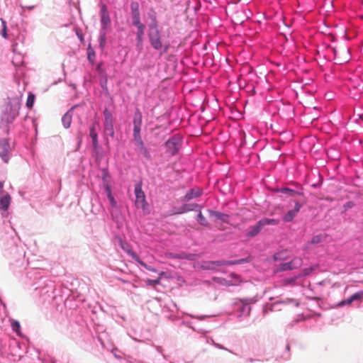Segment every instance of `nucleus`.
<instances>
[{"instance_id":"37","label":"nucleus","mask_w":363,"mask_h":363,"mask_svg":"<svg viewBox=\"0 0 363 363\" xmlns=\"http://www.w3.org/2000/svg\"><path fill=\"white\" fill-rule=\"evenodd\" d=\"M215 346L219 349H222V350H226L223 345H220V344H215Z\"/></svg>"},{"instance_id":"4","label":"nucleus","mask_w":363,"mask_h":363,"mask_svg":"<svg viewBox=\"0 0 363 363\" xmlns=\"http://www.w3.org/2000/svg\"><path fill=\"white\" fill-rule=\"evenodd\" d=\"M250 261V258L240 259L233 261H206L202 263L201 267L204 269H216L218 267L223 265H234L240 264Z\"/></svg>"},{"instance_id":"21","label":"nucleus","mask_w":363,"mask_h":363,"mask_svg":"<svg viewBox=\"0 0 363 363\" xmlns=\"http://www.w3.org/2000/svg\"><path fill=\"white\" fill-rule=\"evenodd\" d=\"M144 31H145V30H139L137 31V37H136L137 46L138 48H140V49L143 47Z\"/></svg>"},{"instance_id":"30","label":"nucleus","mask_w":363,"mask_h":363,"mask_svg":"<svg viewBox=\"0 0 363 363\" xmlns=\"http://www.w3.org/2000/svg\"><path fill=\"white\" fill-rule=\"evenodd\" d=\"M1 24H2V30H1V35L4 38H7V26H6V22L1 18Z\"/></svg>"},{"instance_id":"32","label":"nucleus","mask_w":363,"mask_h":363,"mask_svg":"<svg viewBox=\"0 0 363 363\" xmlns=\"http://www.w3.org/2000/svg\"><path fill=\"white\" fill-rule=\"evenodd\" d=\"M354 301L353 298H352V296H351L350 297H349L348 298L345 299V300H343L341 302L339 303L338 306H343L345 305H350L351 304L352 302Z\"/></svg>"},{"instance_id":"29","label":"nucleus","mask_w":363,"mask_h":363,"mask_svg":"<svg viewBox=\"0 0 363 363\" xmlns=\"http://www.w3.org/2000/svg\"><path fill=\"white\" fill-rule=\"evenodd\" d=\"M281 191L282 193L287 194L290 196H296L297 194H298L297 191L288 188L282 189Z\"/></svg>"},{"instance_id":"31","label":"nucleus","mask_w":363,"mask_h":363,"mask_svg":"<svg viewBox=\"0 0 363 363\" xmlns=\"http://www.w3.org/2000/svg\"><path fill=\"white\" fill-rule=\"evenodd\" d=\"M231 276H232L233 277H235V278L236 279V281H226V284H227L228 286L236 285V284H238V283H240V278H239V277H238V276H237V275H235V274H231Z\"/></svg>"},{"instance_id":"39","label":"nucleus","mask_w":363,"mask_h":363,"mask_svg":"<svg viewBox=\"0 0 363 363\" xmlns=\"http://www.w3.org/2000/svg\"><path fill=\"white\" fill-rule=\"evenodd\" d=\"M88 58H89V60H91V58H92V56H91V55L89 54V56H88Z\"/></svg>"},{"instance_id":"6","label":"nucleus","mask_w":363,"mask_h":363,"mask_svg":"<svg viewBox=\"0 0 363 363\" xmlns=\"http://www.w3.org/2000/svg\"><path fill=\"white\" fill-rule=\"evenodd\" d=\"M104 131L106 135L111 137L114 136L113 119L112 114L108 111H104Z\"/></svg>"},{"instance_id":"38","label":"nucleus","mask_w":363,"mask_h":363,"mask_svg":"<svg viewBox=\"0 0 363 363\" xmlns=\"http://www.w3.org/2000/svg\"><path fill=\"white\" fill-rule=\"evenodd\" d=\"M286 350H289V351L290 350V346L289 345H286Z\"/></svg>"},{"instance_id":"18","label":"nucleus","mask_w":363,"mask_h":363,"mask_svg":"<svg viewBox=\"0 0 363 363\" xmlns=\"http://www.w3.org/2000/svg\"><path fill=\"white\" fill-rule=\"evenodd\" d=\"M279 224V220L276 219L271 218H263L260 220L256 227H262L264 225H277Z\"/></svg>"},{"instance_id":"5","label":"nucleus","mask_w":363,"mask_h":363,"mask_svg":"<svg viewBox=\"0 0 363 363\" xmlns=\"http://www.w3.org/2000/svg\"><path fill=\"white\" fill-rule=\"evenodd\" d=\"M4 182H0V209L6 211L11 201L10 194L4 190Z\"/></svg>"},{"instance_id":"26","label":"nucleus","mask_w":363,"mask_h":363,"mask_svg":"<svg viewBox=\"0 0 363 363\" xmlns=\"http://www.w3.org/2000/svg\"><path fill=\"white\" fill-rule=\"evenodd\" d=\"M325 239V234H319L314 235L311 240V242L313 244H318L324 241Z\"/></svg>"},{"instance_id":"10","label":"nucleus","mask_w":363,"mask_h":363,"mask_svg":"<svg viewBox=\"0 0 363 363\" xmlns=\"http://www.w3.org/2000/svg\"><path fill=\"white\" fill-rule=\"evenodd\" d=\"M100 17L102 28L105 30L111 24V18L107 6L105 4H102L101 6Z\"/></svg>"},{"instance_id":"3","label":"nucleus","mask_w":363,"mask_h":363,"mask_svg":"<svg viewBox=\"0 0 363 363\" xmlns=\"http://www.w3.org/2000/svg\"><path fill=\"white\" fill-rule=\"evenodd\" d=\"M143 116L142 113L139 109H136L133 116V140L135 144L140 147H143L144 143L143 142L140 130L142 126Z\"/></svg>"},{"instance_id":"33","label":"nucleus","mask_w":363,"mask_h":363,"mask_svg":"<svg viewBox=\"0 0 363 363\" xmlns=\"http://www.w3.org/2000/svg\"><path fill=\"white\" fill-rule=\"evenodd\" d=\"M354 301L361 300L363 298V291L357 292L352 295Z\"/></svg>"},{"instance_id":"7","label":"nucleus","mask_w":363,"mask_h":363,"mask_svg":"<svg viewBox=\"0 0 363 363\" xmlns=\"http://www.w3.org/2000/svg\"><path fill=\"white\" fill-rule=\"evenodd\" d=\"M209 217L217 225L229 223V216L218 211L208 210Z\"/></svg>"},{"instance_id":"19","label":"nucleus","mask_w":363,"mask_h":363,"mask_svg":"<svg viewBox=\"0 0 363 363\" xmlns=\"http://www.w3.org/2000/svg\"><path fill=\"white\" fill-rule=\"evenodd\" d=\"M118 242L121 248L124 251H125L129 255H130L131 257L133 259V255L136 254L131 250L130 245L125 241L122 240V239L121 238H118Z\"/></svg>"},{"instance_id":"13","label":"nucleus","mask_w":363,"mask_h":363,"mask_svg":"<svg viewBox=\"0 0 363 363\" xmlns=\"http://www.w3.org/2000/svg\"><path fill=\"white\" fill-rule=\"evenodd\" d=\"M166 257L169 258H177V259H186L189 260L195 259L196 255L194 254H186L184 252L180 254H175L172 252H167Z\"/></svg>"},{"instance_id":"40","label":"nucleus","mask_w":363,"mask_h":363,"mask_svg":"<svg viewBox=\"0 0 363 363\" xmlns=\"http://www.w3.org/2000/svg\"><path fill=\"white\" fill-rule=\"evenodd\" d=\"M88 58H89V60H91V58H92V56H91V55L89 54V56H88Z\"/></svg>"},{"instance_id":"16","label":"nucleus","mask_w":363,"mask_h":363,"mask_svg":"<svg viewBox=\"0 0 363 363\" xmlns=\"http://www.w3.org/2000/svg\"><path fill=\"white\" fill-rule=\"evenodd\" d=\"M202 194V190L199 188H193L190 189L185 195V200H191L194 198L199 197Z\"/></svg>"},{"instance_id":"24","label":"nucleus","mask_w":363,"mask_h":363,"mask_svg":"<svg viewBox=\"0 0 363 363\" xmlns=\"http://www.w3.org/2000/svg\"><path fill=\"white\" fill-rule=\"evenodd\" d=\"M62 122L65 128H68L72 123V116L69 113H66L62 118Z\"/></svg>"},{"instance_id":"41","label":"nucleus","mask_w":363,"mask_h":363,"mask_svg":"<svg viewBox=\"0 0 363 363\" xmlns=\"http://www.w3.org/2000/svg\"><path fill=\"white\" fill-rule=\"evenodd\" d=\"M347 207H350L351 206L350 203H347Z\"/></svg>"},{"instance_id":"35","label":"nucleus","mask_w":363,"mask_h":363,"mask_svg":"<svg viewBox=\"0 0 363 363\" xmlns=\"http://www.w3.org/2000/svg\"><path fill=\"white\" fill-rule=\"evenodd\" d=\"M198 216H199V218L200 220V224L201 225H205V223L203 222L204 218L203 217L202 214L200 213Z\"/></svg>"},{"instance_id":"9","label":"nucleus","mask_w":363,"mask_h":363,"mask_svg":"<svg viewBox=\"0 0 363 363\" xmlns=\"http://www.w3.org/2000/svg\"><path fill=\"white\" fill-rule=\"evenodd\" d=\"M10 152L11 147L9 141L6 139L0 140V157L6 163L9 160Z\"/></svg>"},{"instance_id":"25","label":"nucleus","mask_w":363,"mask_h":363,"mask_svg":"<svg viewBox=\"0 0 363 363\" xmlns=\"http://www.w3.org/2000/svg\"><path fill=\"white\" fill-rule=\"evenodd\" d=\"M163 274H164V272H161L160 274V277L157 279H146L145 280L146 284L147 286H155L157 284H160V281H161V276L163 275Z\"/></svg>"},{"instance_id":"36","label":"nucleus","mask_w":363,"mask_h":363,"mask_svg":"<svg viewBox=\"0 0 363 363\" xmlns=\"http://www.w3.org/2000/svg\"><path fill=\"white\" fill-rule=\"evenodd\" d=\"M274 257L275 260L280 259L281 258V254L280 253H277V254L274 255Z\"/></svg>"},{"instance_id":"1","label":"nucleus","mask_w":363,"mask_h":363,"mask_svg":"<svg viewBox=\"0 0 363 363\" xmlns=\"http://www.w3.org/2000/svg\"><path fill=\"white\" fill-rule=\"evenodd\" d=\"M148 38L150 45L155 50H159L163 48L164 52H167V50H169V43H167L164 45L162 44V37L158 28V25L156 18H155L153 22L149 26Z\"/></svg>"},{"instance_id":"22","label":"nucleus","mask_w":363,"mask_h":363,"mask_svg":"<svg viewBox=\"0 0 363 363\" xmlns=\"http://www.w3.org/2000/svg\"><path fill=\"white\" fill-rule=\"evenodd\" d=\"M132 23L137 28L138 30H145V26L143 23H141L140 17L133 18Z\"/></svg>"},{"instance_id":"12","label":"nucleus","mask_w":363,"mask_h":363,"mask_svg":"<svg viewBox=\"0 0 363 363\" xmlns=\"http://www.w3.org/2000/svg\"><path fill=\"white\" fill-rule=\"evenodd\" d=\"M166 147L167 148L168 152L174 155L178 152L179 149V141L176 138H170L169 139L166 143Z\"/></svg>"},{"instance_id":"8","label":"nucleus","mask_w":363,"mask_h":363,"mask_svg":"<svg viewBox=\"0 0 363 363\" xmlns=\"http://www.w3.org/2000/svg\"><path fill=\"white\" fill-rule=\"evenodd\" d=\"M135 204L138 207L145 208L146 205L145 195L142 190L141 185L138 184L135 186Z\"/></svg>"},{"instance_id":"2","label":"nucleus","mask_w":363,"mask_h":363,"mask_svg":"<svg viewBox=\"0 0 363 363\" xmlns=\"http://www.w3.org/2000/svg\"><path fill=\"white\" fill-rule=\"evenodd\" d=\"M21 102L18 98L10 99L6 104L2 114V121L7 123H12L18 116Z\"/></svg>"},{"instance_id":"20","label":"nucleus","mask_w":363,"mask_h":363,"mask_svg":"<svg viewBox=\"0 0 363 363\" xmlns=\"http://www.w3.org/2000/svg\"><path fill=\"white\" fill-rule=\"evenodd\" d=\"M106 190L107 191V197L109 200L110 204L113 208L116 207V201L115 200L114 197L111 194V188L108 186H106Z\"/></svg>"},{"instance_id":"23","label":"nucleus","mask_w":363,"mask_h":363,"mask_svg":"<svg viewBox=\"0 0 363 363\" xmlns=\"http://www.w3.org/2000/svg\"><path fill=\"white\" fill-rule=\"evenodd\" d=\"M133 259L142 267H145L146 269L152 272H156V269L152 268L150 266L147 265L144 262H143L140 257L137 255H133Z\"/></svg>"},{"instance_id":"34","label":"nucleus","mask_w":363,"mask_h":363,"mask_svg":"<svg viewBox=\"0 0 363 363\" xmlns=\"http://www.w3.org/2000/svg\"><path fill=\"white\" fill-rule=\"evenodd\" d=\"M259 233V228H252L249 233H247V235L250 237H254L257 235Z\"/></svg>"},{"instance_id":"17","label":"nucleus","mask_w":363,"mask_h":363,"mask_svg":"<svg viewBox=\"0 0 363 363\" xmlns=\"http://www.w3.org/2000/svg\"><path fill=\"white\" fill-rule=\"evenodd\" d=\"M140 6L138 1H133L130 3V14L131 18L140 17Z\"/></svg>"},{"instance_id":"15","label":"nucleus","mask_w":363,"mask_h":363,"mask_svg":"<svg viewBox=\"0 0 363 363\" xmlns=\"http://www.w3.org/2000/svg\"><path fill=\"white\" fill-rule=\"evenodd\" d=\"M89 136L92 140V145L94 150H96L99 147L98 142V134L95 128V124H93L89 128Z\"/></svg>"},{"instance_id":"14","label":"nucleus","mask_w":363,"mask_h":363,"mask_svg":"<svg viewBox=\"0 0 363 363\" xmlns=\"http://www.w3.org/2000/svg\"><path fill=\"white\" fill-rule=\"evenodd\" d=\"M301 207V205L300 203H296L294 209L289 211L288 213L283 217L284 220L286 222L292 220L297 213L299 211Z\"/></svg>"},{"instance_id":"11","label":"nucleus","mask_w":363,"mask_h":363,"mask_svg":"<svg viewBox=\"0 0 363 363\" xmlns=\"http://www.w3.org/2000/svg\"><path fill=\"white\" fill-rule=\"evenodd\" d=\"M302 261L300 258H295L291 262L281 263L279 265V269L280 271L290 270L295 268H298L301 265Z\"/></svg>"},{"instance_id":"28","label":"nucleus","mask_w":363,"mask_h":363,"mask_svg":"<svg viewBox=\"0 0 363 363\" xmlns=\"http://www.w3.org/2000/svg\"><path fill=\"white\" fill-rule=\"evenodd\" d=\"M11 325L12 330L14 332H16L17 334H20L21 326H20V323L18 321L14 320H11Z\"/></svg>"},{"instance_id":"27","label":"nucleus","mask_w":363,"mask_h":363,"mask_svg":"<svg viewBox=\"0 0 363 363\" xmlns=\"http://www.w3.org/2000/svg\"><path fill=\"white\" fill-rule=\"evenodd\" d=\"M35 95L32 93H29L27 101H26V106L28 108H32L35 102Z\"/></svg>"}]
</instances>
